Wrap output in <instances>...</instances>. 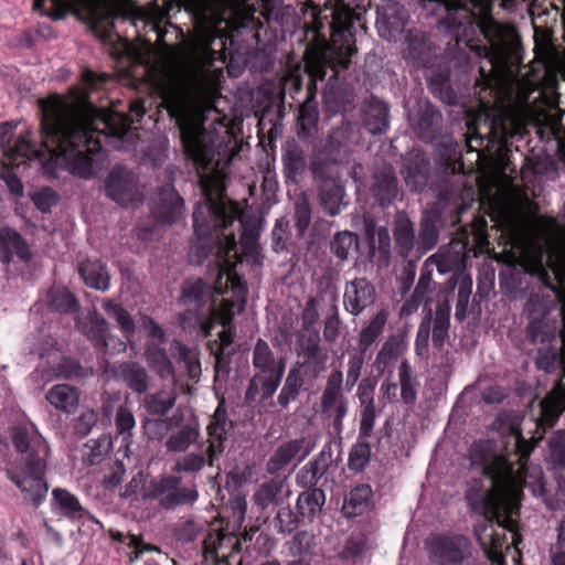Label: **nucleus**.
<instances>
[{
  "mask_svg": "<svg viewBox=\"0 0 565 565\" xmlns=\"http://www.w3.org/2000/svg\"><path fill=\"white\" fill-rule=\"evenodd\" d=\"M213 39L202 35L188 43L182 55L169 64L157 83L162 104L179 128L184 153L192 161L204 200L193 212L194 236L191 248L200 256L215 255L217 279L216 294L228 288L227 277L242 281L232 271L236 258V239L231 228L239 221L241 247L247 255L257 249L258 230L245 223L241 207L225 195L226 173L215 158V134L204 127L205 111L214 109L216 72L212 65L217 52L211 47Z\"/></svg>",
  "mask_w": 565,
  "mask_h": 565,
  "instance_id": "1",
  "label": "nucleus"
},
{
  "mask_svg": "<svg viewBox=\"0 0 565 565\" xmlns=\"http://www.w3.org/2000/svg\"><path fill=\"white\" fill-rule=\"evenodd\" d=\"M108 78L107 73L85 68L82 72L85 89L72 88L70 96L53 95L42 100L41 147L33 143L30 131L19 136L3 134L0 147L10 163L38 159L63 167L82 179L94 177L105 158L102 138L121 139L134 122L127 114L103 115L88 102V92L100 88Z\"/></svg>",
  "mask_w": 565,
  "mask_h": 565,
  "instance_id": "2",
  "label": "nucleus"
},
{
  "mask_svg": "<svg viewBox=\"0 0 565 565\" xmlns=\"http://www.w3.org/2000/svg\"><path fill=\"white\" fill-rule=\"evenodd\" d=\"M511 438L512 447L505 452L490 440L471 445V466L486 477V480L473 479L467 484L466 499L473 512L493 513L498 507L518 512L522 488L530 489L535 497L545 494L542 468L527 465L533 447L520 431H514Z\"/></svg>",
  "mask_w": 565,
  "mask_h": 565,
  "instance_id": "3",
  "label": "nucleus"
},
{
  "mask_svg": "<svg viewBox=\"0 0 565 565\" xmlns=\"http://www.w3.org/2000/svg\"><path fill=\"white\" fill-rule=\"evenodd\" d=\"M11 440L19 457L7 468L6 475L24 501L39 507L49 491L45 472L50 447L33 426L14 427Z\"/></svg>",
  "mask_w": 565,
  "mask_h": 565,
  "instance_id": "4",
  "label": "nucleus"
},
{
  "mask_svg": "<svg viewBox=\"0 0 565 565\" xmlns=\"http://www.w3.org/2000/svg\"><path fill=\"white\" fill-rule=\"evenodd\" d=\"M122 0H34V9L41 10L53 20L63 19L67 13L83 14L92 29L105 39L111 36L114 20L121 15Z\"/></svg>",
  "mask_w": 565,
  "mask_h": 565,
  "instance_id": "5",
  "label": "nucleus"
},
{
  "mask_svg": "<svg viewBox=\"0 0 565 565\" xmlns=\"http://www.w3.org/2000/svg\"><path fill=\"white\" fill-rule=\"evenodd\" d=\"M252 365L254 374L245 392L246 401L270 398L279 387L285 370L284 358L276 356L269 344L258 339L253 349Z\"/></svg>",
  "mask_w": 565,
  "mask_h": 565,
  "instance_id": "6",
  "label": "nucleus"
},
{
  "mask_svg": "<svg viewBox=\"0 0 565 565\" xmlns=\"http://www.w3.org/2000/svg\"><path fill=\"white\" fill-rule=\"evenodd\" d=\"M537 354L535 365L545 373H553L565 364V347L563 343L556 342L545 345H537ZM563 377H565V366L563 367ZM565 411V392L559 388L546 395L540 403V415L536 419V429H542L536 439H541L542 435L554 426L559 415Z\"/></svg>",
  "mask_w": 565,
  "mask_h": 565,
  "instance_id": "7",
  "label": "nucleus"
},
{
  "mask_svg": "<svg viewBox=\"0 0 565 565\" xmlns=\"http://www.w3.org/2000/svg\"><path fill=\"white\" fill-rule=\"evenodd\" d=\"M206 284L202 279L185 281L180 301L185 307L184 313L180 315L179 321L183 330H200L209 335L214 328L216 311L214 307L205 306Z\"/></svg>",
  "mask_w": 565,
  "mask_h": 565,
  "instance_id": "8",
  "label": "nucleus"
},
{
  "mask_svg": "<svg viewBox=\"0 0 565 565\" xmlns=\"http://www.w3.org/2000/svg\"><path fill=\"white\" fill-rule=\"evenodd\" d=\"M477 513L484 518L483 522L475 529L477 541L492 563H500L503 548L508 547L505 531L509 530L514 536L512 515L516 512H508L498 507L493 513Z\"/></svg>",
  "mask_w": 565,
  "mask_h": 565,
  "instance_id": "9",
  "label": "nucleus"
},
{
  "mask_svg": "<svg viewBox=\"0 0 565 565\" xmlns=\"http://www.w3.org/2000/svg\"><path fill=\"white\" fill-rule=\"evenodd\" d=\"M425 544L434 565H463L473 552L471 541L460 534H431Z\"/></svg>",
  "mask_w": 565,
  "mask_h": 565,
  "instance_id": "10",
  "label": "nucleus"
},
{
  "mask_svg": "<svg viewBox=\"0 0 565 565\" xmlns=\"http://www.w3.org/2000/svg\"><path fill=\"white\" fill-rule=\"evenodd\" d=\"M148 495L161 509L174 510L194 504L199 499V491L195 483L182 486V477L167 475L150 483Z\"/></svg>",
  "mask_w": 565,
  "mask_h": 565,
  "instance_id": "11",
  "label": "nucleus"
},
{
  "mask_svg": "<svg viewBox=\"0 0 565 565\" xmlns=\"http://www.w3.org/2000/svg\"><path fill=\"white\" fill-rule=\"evenodd\" d=\"M343 373L340 370L332 371L327 379L326 386L320 398L321 413L331 423L335 435L343 433V419L349 412V399L342 392Z\"/></svg>",
  "mask_w": 565,
  "mask_h": 565,
  "instance_id": "12",
  "label": "nucleus"
},
{
  "mask_svg": "<svg viewBox=\"0 0 565 565\" xmlns=\"http://www.w3.org/2000/svg\"><path fill=\"white\" fill-rule=\"evenodd\" d=\"M332 21L331 45L335 54L342 60L344 66H348L350 57L356 52L353 45V25L359 15L344 4L337 1V7L331 11Z\"/></svg>",
  "mask_w": 565,
  "mask_h": 565,
  "instance_id": "13",
  "label": "nucleus"
},
{
  "mask_svg": "<svg viewBox=\"0 0 565 565\" xmlns=\"http://www.w3.org/2000/svg\"><path fill=\"white\" fill-rule=\"evenodd\" d=\"M228 286L231 287L232 297L235 300L223 299L221 308L216 311L214 322L217 320L223 330L218 333L222 347L232 344L235 335V328L232 326L234 316L241 313L245 309L247 289L243 281H235L227 277Z\"/></svg>",
  "mask_w": 565,
  "mask_h": 565,
  "instance_id": "14",
  "label": "nucleus"
},
{
  "mask_svg": "<svg viewBox=\"0 0 565 565\" xmlns=\"http://www.w3.org/2000/svg\"><path fill=\"white\" fill-rule=\"evenodd\" d=\"M106 194L121 206H136L142 202V192L135 174L124 168H114L105 184Z\"/></svg>",
  "mask_w": 565,
  "mask_h": 565,
  "instance_id": "15",
  "label": "nucleus"
},
{
  "mask_svg": "<svg viewBox=\"0 0 565 565\" xmlns=\"http://www.w3.org/2000/svg\"><path fill=\"white\" fill-rule=\"evenodd\" d=\"M447 7L446 17L439 22V28L454 35L468 36L473 32L476 14L472 12L478 0H444Z\"/></svg>",
  "mask_w": 565,
  "mask_h": 565,
  "instance_id": "16",
  "label": "nucleus"
},
{
  "mask_svg": "<svg viewBox=\"0 0 565 565\" xmlns=\"http://www.w3.org/2000/svg\"><path fill=\"white\" fill-rule=\"evenodd\" d=\"M154 218L162 224L175 222L183 215L184 202L172 184L160 186L150 202Z\"/></svg>",
  "mask_w": 565,
  "mask_h": 565,
  "instance_id": "17",
  "label": "nucleus"
},
{
  "mask_svg": "<svg viewBox=\"0 0 565 565\" xmlns=\"http://www.w3.org/2000/svg\"><path fill=\"white\" fill-rule=\"evenodd\" d=\"M376 300L375 287L364 277H356L344 285L343 308L353 316L359 317Z\"/></svg>",
  "mask_w": 565,
  "mask_h": 565,
  "instance_id": "18",
  "label": "nucleus"
},
{
  "mask_svg": "<svg viewBox=\"0 0 565 565\" xmlns=\"http://www.w3.org/2000/svg\"><path fill=\"white\" fill-rule=\"evenodd\" d=\"M312 445L307 438H297L281 444L266 463V471L276 475L294 460L302 461L312 451Z\"/></svg>",
  "mask_w": 565,
  "mask_h": 565,
  "instance_id": "19",
  "label": "nucleus"
},
{
  "mask_svg": "<svg viewBox=\"0 0 565 565\" xmlns=\"http://www.w3.org/2000/svg\"><path fill=\"white\" fill-rule=\"evenodd\" d=\"M405 49L403 52L407 63L415 67H427L435 57V47L424 31L408 30L405 36Z\"/></svg>",
  "mask_w": 565,
  "mask_h": 565,
  "instance_id": "20",
  "label": "nucleus"
},
{
  "mask_svg": "<svg viewBox=\"0 0 565 565\" xmlns=\"http://www.w3.org/2000/svg\"><path fill=\"white\" fill-rule=\"evenodd\" d=\"M371 193L381 206H388L399 196L395 170L391 164L384 163L375 169Z\"/></svg>",
  "mask_w": 565,
  "mask_h": 565,
  "instance_id": "21",
  "label": "nucleus"
},
{
  "mask_svg": "<svg viewBox=\"0 0 565 565\" xmlns=\"http://www.w3.org/2000/svg\"><path fill=\"white\" fill-rule=\"evenodd\" d=\"M429 161L425 154L415 150L409 152L403 161L401 173L406 185L415 192L423 191L429 179Z\"/></svg>",
  "mask_w": 565,
  "mask_h": 565,
  "instance_id": "22",
  "label": "nucleus"
},
{
  "mask_svg": "<svg viewBox=\"0 0 565 565\" xmlns=\"http://www.w3.org/2000/svg\"><path fill=\"white\" fill-rule=\"evenodd\" d=\"M227 413L224 406V401H221L207 426L209 445L206 447V452L209 455V467H214L215 460L223 452V440L227 433Z\"/></svg>",
  "mask_w": 565,
  "mask_h": 565,
  "instance_id": "23",
  "label": "nucleus"
},
{
  "mask_svg": "<svg viewBox=\"0 0 565 565\" xmlns=\"http://www.w3.org/2000/svg\"><path fill=\"white\" fill-rule=\"evenodd\" d=\"M116 381L136 394H145L150 387V375L146 367L136 361H126L116 365L113 370Z\"/></svg>",
  "mask_w": 565,
  "mask_h": 565,
  "instance_id": "24",
  "label": "nucleus"
},
{
  "mask_svg": "<svg viewBox=\"0 0 565 565\" xmlns=\"http://www.w3.org/2000/svg\"><path fill=\"white\" fill-rule=\"evenodd\" d=\"M406 350L407 342L403 334L390 335L376 353L373 362L375 371L380 375L388 373V375L392 376L396 362Z\"/></svg>",
  "mask_w": 565,
  "mask_h": 565,
  "instance_id": "25",
  "label": "nucleus"
},
{
  "mask_svg": "<svg viewBox=\"0 0 565 565\" xmlns=\"http://www.w3.org/2000/svg\"><path fill=\"white\" fill-rule=\"evenodd\" d=\"M281 162L286 181L297 183L307 169L306 152L297 140L288 139L284 143Z\"/></svg>",
  "mask_w": 565,
  "mask_h": 565,
  "instance_id": "26",
  "label": "nucleus"
},
{
  "mask_svg": "<svg viewBox=\"0 0 565 565\" xmlns=\"http://www.w3.org/2000/svg\"><path fill=\"white\" fill-rule=\"evenodd\" d=\"M54 509L63 516L71 520L87 519L90 522L102 525L100 522L90 514L79 502L78 498L63 488L52 490Z\"/></svg>",
  "mask_w": 565,
  "mask_h": 565,
  "instance_id": "27",
  "label": "nucleus"
},
{
  "mask_svg": "<svg viewBox=\"0 0 565 565\" xmlns=\"http://www.w3.org/2000/svg\"><path fill=\"white\" fill-rule=\"evenodd\" d=\"M76 329L94 342L95 347L107 350L109 326L108 322L96 311H89L84 318L77 317Z\"/></svg>",
  "mask_w": 565,
  "mask_h": 565,
  "instance_id": "28",
  "label": "nucleus"
},
{
  "mask_svg": "<svg viewBox=\"0 0 565 565\" xmlns=\"http://www.w3.org/2000/svg\"><path fill=\"white\" fill-rule=\"evenodd\" d=\"M315 179L319 180V195L324 211L329 215H338L344 205V186L341 181L333 175L327 174Z\"/></svg>",
  "mask_w": 565,
  "mask_h": 565,
  "instance_id": "29",
  "label": "nucleus"
},
{
  "mask_svg": "<svg viewBox=\"0 0 565 565\" xmlns=\"http://www.w3.org/2000/svg\"><path fill=\"white\" fill-rule=\"evenodd\" d=\"M145 359L149 367L161 379H171L174 384H178L173 364L160 343L154 341L148 342L145 349Z\"/></svg>",
  "mask_w": 565,
  "mask_h": 565,
  "instance_id": "30",
  "label": "nucleus"
},
{
  "mask_svg": "<svg viewBox=\"0 0 565 565\" xmlns=\"http://www.w3.org/2000/svg\"><path fill=\"white\" fill-rule=\"evenodd\" d=\"M78 274L86 286L106 291L110 286V276L107 267L99 260L87 259L78 265Z\"/></svg>",
  "mask_w": 565,
  "mask_h": 565,
  "instance_id": "31",
  "label": "nucleus"
},
{
  "mask_svg": "<svg viewBox=\"0 0 565 565\" xmlns=\"http://www.w3.org/2000/svg\"><path fill=\"white\" fill-rule=\"evenodd\" d=\"M45 306L54 312L75 313L79 309V303L74 295L63 286H53L44 297Z\"/></svg>",
  "mask_w": 565,
  "mask_h": 565,
  "instance_id": "32",
  "label": "nucleus"
},
{
  "mask_svg": "<svg viewBox=\"0 0 565 565\" xmlns=\"http://www.w3.org/2000/svg\"><path fill=\"white\" fill-rule=\"evenodd\" d=\"M177 398V384L172 382L170 390H160L146 395L142 405L148 414L162 417L174 407Z\"/></svg>",
  "mask_w": 565,
  "mask_h": 565,
  "instance_id": "33",
  "label": "nucleus"
},
{
  "mask_svg": "<svg viewBox=\"0 0 565 565\" xmlns=\"http://www.w3.org/2000/svg\"><path fill=\"white\" fill-rule=\"evenodd\" d=\"M47 402L64 413H74L79 404V394L76 388L67 384L52 386L46 393Z\"/></svg>",
  "mask_w": 565,
  "mask_h": 565,
  "instance_id": "34",
  "label": "nucleus"
},
{
  "mask_svg": "<svg viewBox=\"0 0 565 565\" xmlns=\"http://www.w3.org/2000/svg\"><path fill=\"white\" fill-rule=\"evenodd\" d=\"M364 124L371 134H384L390 127L388 105L382 100L373 98L365 110Z\"/></svg>",
  "mask_w": 565,
  "mask_h": 565,
  "instance_id": "35",
  "label": "nucleus"
},
{
  "mask_svg": "<svg viewBox=\"0 0 565 565\" xmlns=\"http://www.w3.org/2000/svg\"><path fill=\"white\" fill-rule=\"evenodd\" d=\"M318 121V104L315 95L310 93L307 99L299 107L297 117L298 136L302 139L309 138L316 131Z\"/></svg>",
  "mask_w": 565,
  "mask_h": 565,
  "instance_id": "36",
  "label": "nucleus"
},
{
  "mask_svg": "<svg viewBox=\"0 0 565 565\" xmlns=\"http://www.w3.org/2000/svg\"><path fill=\"white\" fill-rule=\"evenodd\" d=\"M441 115L428 104L422 106L412 119L420 139L430 140L435 137Z\"/></svg>",
  "mask_w": 565,
  "mask_h": 565,
  "instance_id": "37",
  "label": "nucleus"
},
{
  "mask_svg": "<svg viewBox=\"0 0 565 565\" xmlns=\"http://www.w3.org/2000/svg\"><path fill=\"white\" fill-rule=\"evenodd\" d=\"M401 399L406 405L415 404L419 390V380L408 360H403L398 367Z\"/></svg>",
  "mask_w": 565,
  "mask_h": 565,
  "instance_id": "38",
  "label": "nucleus"
},
{
  "mask_svg": "<svg viewBox=\"0 0 565 565\" xmlns=\"http://www.w3.org/2000/svg\"><path fill=\"white\" fill-rule=\"evenodd\" d=\"M394 239L399 256L407 258L414 246V228L409 218L398 213L394 223Z\"/></svg>",
  "mask_w": 565,
  "mask_h": 565,
  "instance_id": "39",
  "label": "nucleus"
},
{
  "mask_svg": "<svg viewBox=\"0 0 565 565\" xmlns=\"http://www.w3.org/2000/svg\"><path fill=\"white\" fill-rule=\"evenodd\" d=\"M388 319L387 309L383 308L370 320L359 333V349L367 351L381 337Z\"/></svg>",
  "mask_w": 565,
  "mask_h": 565,
  "instance_id": "40",
  "label": "nucleus"
},
{
  "mask_svg": "<svg viewBox=\"0 0 565 565\" xmlns=\"http://www.w3.org/2000/svg\"><path fill=\"white\" fill-rule=\"evenodd\" d=\"M339 152L340 143L333 139L327 140L321 148H318L311 161V171L313 177L322 178V175L326 174V167L339 161Z\"/></svg>",
  "mask_w": 565,
  "mask_h": 565,
  "instance_id": "41",
  "label": "nucleus"
},
{
  "mask_svg": "<svg viewBox=\"0 0 565 565\" xmlns=\"http://www.w3.org/2000/svg\"><path fill=\"white\" fill-rule=\"evenodd\" d=\"M324 502V492L319 488H312L299 494L296 509L302 518L311 520L321 512Z\"/></svg>",
  "mask_w": 565,
  "mask_h": 565,
  "instance_id": "42",
  "label": "nucleus"
},
{
  "mask_svg": "<svg viewBox=\"0 0 565 565\" xmlns=\"http://www.w3.org/2000/svg\"><path fill=\"white\" fill-rule=\"evenodd\" d=\"M372 488L369 484H359L353 488L344 499L343 511L347 516L354 518L362 514L369 507Z\"/></svg>",
  "mask_w": 565,
  "mask_h": 565,
  "instance_id": "43",
  "label": "nucleus"
},
{
  "mask_svg": "<svg viewBox=\"0 0 565 565\" xmlns=\"http://www.w3.org/2000/svg\"><path fill=\"white\" fill-rule=\"evenodd\" d=\"M163 18V13L160 8L156 6L150 10H146L143 8H135L132 11V24L137 28V23H143L145 28H149L150 31L156 33L157 41L159 43L163 42L166 36V31L161 28L160 23Z\"/></svg>",
  "mask_w": 565,
  "mask_h": 565,
  "instance_id": "44",
  "label": "nucleus"
},
{
  "mask_svg": "<svg viewBox=\"0 0 565 565\" xmlns=\"http://www.w3.org/2000/svg\"><path fill=\"white\" fill-rule=\"evenodd\" d=\"M282 488V480L271 479L265 481L253 494V500L260 510H266L271 505H277L280 502Z\"/></svg>",
  "mask_w": 565,
  "mask_h": 565,
  "instance_id": "45",
  "label": "nucleus"
},
{
  "mask_svg": "<svg viewBox=\"0 0 565 565\" xmlns=\"http://www.w3.org/2000/svg\"><path fill=\"white\" fill-rule=\"evenodd\" d=\"M209 455L206 449L201 452H186L175 458L171 471L175 473L184 472L190 475L199 473L207 465Z\"/></svg>",
  "mask_w": 565,
  "mask_h": 565,
  "instance_id": "46",
  "label": "nucleus"
},
{
  "mask_svg": "<svg viewBox=\"0 0 565 565\" xmlns=\"http://www.w3.org/2000/svg\"><path fill=\"white\" fill-rule=\"evenodd\" d=\"M302 384L303 377L301 371L296 367L290 369L277 397L279 406L286 408L291 402H294L298 397Z\"/></svg>",
  "mask_w": 565,
  "mask_h": 565,
  "instance_id": "47",
  "label": "nucleus"
},
{
  "mask_svg": "<svg viewBox=\"0 0 565 565\" xmlns=\"http://www.w3.org/2000/svg\"><path fill=\"white\" fill-rule=\"evenodd\" d=\"M200 436L198 428L185 425L179 430L172 433L166 440V448L169 451L182 452L185 451L191 445L195 444Z\"/></svg>",
  "mask_w": 565,
  "mask_h": 565,
  "instance_id": "48",
  "label": "nucleus"
},
{
  "mask_svg": "<svg viewBox=\"0 0 565 565\" xmlns=\"http://www.w3.org/2000/svg\"><path fill=\"white\" fill-rule=\"evenodd\" d=\"M450 326L449 309L438 307L435 312V317L431 318V340L436 348H441L448 338V331Z\"/></svg>",
  "mask_w": 565,
  "mask_h": 565,
  "instance_id": "49",
  "label": "nucleus"
},
{
  "mask_svg": "<svg viewBox=\"0 0 565 565\" xmlns=\"http://www.w3.org/2000/svg\"><path fill=\"white\" fill-rule=\"evenodd\" d=\"M173 348L179 361L184 364L188 376L191 380H198L201 375V363L198 352L178 341L174 342Z\"/></svg>",
  "mask_w": 565,
  "mask_h": 565,
  "instance_id": "50",
  "label": "nucleus"
},
{
  "mask_svg": "<svg viewBox=\"0 0 565 565\" xmlns=\"http://www.w3.org/2000/svg\"><path fill=\"white\" fill-rule=\"evenodd\" d=\"M0 239L9 253L15 254L22 260L31 258L28 244L14 230L2 228L0 231Z\"/></svg>",
  "mask_w": 565,
  "mask_h": 565,
  "instance_id": "51",
  "label": "nucleus"
},
{
  "mask_svg": "<svg viewBox=\"0 0 565 565\" xmlns=\"http://www.w3.org/2000/svg\"><path fill=\"white\" fill-rule=\"evenodd\" d=\"M225 543L231 545V554L241 552L242 544L235 536L214 532L210 533L204 540V554L210 556L216 555L218 550L222 548Z\"/></svg>",
  "mask_w": 565,
  "mask_h": 565,
  "instance_id": "52",
  "label": "nucleus"
},
{
  "mask_svg": "<svg viewBox=\"0 0 565 565\" xmlns=\"http://www.w3.org/2000/svg\"><path fill=\"white\" fill-rule=\"evenodd\" d=\"M103 309L107 315L113 317L122 332L132 334L135 332V322L130 313L119 303L111 300H105L103 302Z\"/></svg>",
  "mask_w": 565,
  "mask_h": 565,
  "instance_id": "53",
  "label": "nucleus"
},
{
  "mask_svg": "<svg viewBox=\"0 0 565 565\" xmlns=\"http://www.w3.org/2000/svg\"><path fill=\"white\" fill-rule=\"evenodd\" d=\"M358 246V236L349 231L338 232L331 241V252L335 257L344 262L349 258L350 250Z\"/></svg>",
  "mask_w": 565,
  "mask_h": 565,
  "instance_id": "54",
  "label": "nucleus"
},
{
  "mask_svg": "<svg viewBox=\"0 0 565 565\" xmlns=\"http://www.w3.org/2000/svg\"><path fill=\"white\" fill-rule=\"evenodd\" d=\"M115 425L118 435L122 438V443L128 445L131 441L132 430L136 426L132 412L126 406H120L115 416Z\"/></svg>",
  "mask_w": 565,
  "mask_h": 565,
  "instance_id": "55",
  "label": "nucleus"
},
{
  "mask_svg": "<svg viewBox=\"0 0 565 565\" xmlns=\"http://www.w3.org/2000/svg\"><path fill=\"white\" fill-rule=\"evenodd\" d=\"M327 468L315 460L308 461L297 475V483L301 487L313 488L327 472Z\"/></svg>",
  "mask_w": 565,
  "mask_h": 565,
  "instance_id": "56",
  "label": "nucleus"
},
{
  "mask_svg": "<svg viewBox=\"0 0 565 565\" xmlns=\"http://www.w3.org/2000/svg\"><path fill=\"white\" fill-rule=\"evenodd\" d=\"M371 458V447L367 443H358L349 454V468L355 472H361L369 465Z\"/></svg>",
  "mask_w": 565,
  "mask_h": 565,
  "instance_id": "57",
  "label": "nucleus"
},
{
  "mask_svg": "<svg viewBox=\"0 0 565 565\" xmlns=\"http://www.w3.org/2000/svg\"><path fill=\"white\" fill-rule=\"evenodd\" d=\"M108 449V443L106 439H90L84 445L83 460L87 465L99 463Z\"/></svg>",
  "mask_w": 565,
  "mask_h": 565,
  "instance_id": "58",
  "label": "nucleus"
},
{
  "mask_svg": "<svg viewBox=\"0 0 565 565\" xmlns=\"http://www.w3.org/2000/svg\"><path fill=\"white\" fill-rule=\"evenodd\" d=\"M302 350L307 363L323 365L328 359L327 353L322 352L320 348V337L318 333L308 337Z\"/></svg>",
  "mask_w": 565,
  "mask_h": 565,
  "instance_id": "59",
  "label": "nucleus"
},
{
  "mask_svg": "<svg viewBox=\"0 0 565 565\" xmlns=\"http://www.w3.org/2000/svg\"><path fill=\"white\" fill-rule=\"evenodd\" d=\"M366 351L359 349L358 352L351 354L348 360V371L345 385L348 390H351L359 381L361 371L365 362Z\"/></svg>",
  "mask_w": 565,
  "mask_h": 565,
  "instance_id": "60",
  "label": "nucleus"
},
{
  "mask_svg": "<svg viewBox=\"0 0 565 565\" xmlns=\"http://www.w3.org/2000/svg\"><path fill=\"white\" fill-rule=\"evenodd\" d=\"M431 329V315L429 313L419 323L416 340H415V353L423 358L428 353L429 337Z\"/></svg>",
  "mask_w": 565,
  "mask_h": 565,
  "instance_id": "61",
  "label": "nucleus"
},
{
  "mask_svg": "<svg viewBox=\"0 0 565 565\" xmlns=\"http://www.w3.org/2000/svg\"><path fill=\"white\" fill-rule=\"evenodd\" d=\"M295 218L299 235H302L311 222V209L306 196H300L295 203Z\"/></svg>",
  "mask_w": 565,
  "mask_h": 565,
  "instance_id": "62",
  "label": "nucleus"
},
{
  "mask_svg": "<svg viewBox=\"0 0 565 565\" xmlns=\"http://www.w3.org/2000/svg\"><path fill=\"white\" fill-rule=\"evenodd\" d=\"M342 321L340 319L339 309L333 305L326 317L323 326V338L327 342H334L340 333V326Z\"/></svg>",
  "mask_w": 565,
  "mask_h": 565,
  "instance_id": "63",
  "label": "nucleus"
},
{
  "mask_svg": "<svg viewBox=\"0 0 565 565\" xmlns=\"http://www.w3.org/2000/svg\"><path fill=\"white\" fill-rule=\"evenodd\" d=\"M550 448L553 462L561 468H565V430H559L553 436Z\"/></svg>",
  "mask_w": 565,
  "mask_h": 565,
  "instance_id": "64",
  "label": "nucleus"
}]
</instances>
